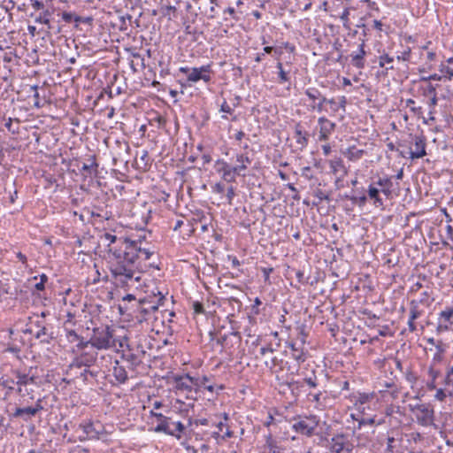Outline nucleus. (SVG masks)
<instances>
[{
    "label": "nucleus",
    "mask_w": 453,
    "mask_h": 453,
    "mask_svg": "<svg viewBox=\"0 0 453 453\" xmlns=\"http://www.w3.org/2000/svg\"><path fill=\"white\" fill-rule=\"evenodd\" d=\"M375 401V395L373 393L372 394H365L362 393L359 394L358 396L356 399L355 406L359 404H366L368 403H373Z\"/></svg>",
    "instance_id": "obj_30"
},
{
    "label": "nucleus",
    "mask_w": 453,
    "mask_h": 453,
    "mask_svg": "<svg viewBox=\"0 0 453 453\" xmlns=\"http://www.w3.org/2000/svg\"><path fill=\"white\" fill-rule=\"evenodd\" d=\"M175 388L178 392L186 395L190 400H196L197 395L195 389L193 377L189 374H184L174 377Z\"/></svg>",
    "instance_id": "obj_8"
},
{
    "label": "nucleus",
    "mask_w": 453,
    "mask_h": 453,
    "mask_svg": "<svg viewBox=\"0 0 453 453\" xmlns=\"http://www.w3.org/2000/svg\"><path fill=\"white\" fill-rule=\"evenodd\" d=\"M393 181L392 177H380L376 181L372 182L368 186L367 199L369 198L374 207L383 208L384 201L380 194L382 193L387 198L392 197Z\"/></svg>",
    "instance_id": "obj_2"
},
{
    "label": "nucleus",
    "mask_w": 453,
    "mask_h": 453,
    "mask_svg": "<svg viewBox=\"0 0 453 453\" xmlns=\"http://www.w3.org/2000/svg\"><path fill=\"white\" fill-rule=\"evenodd\" d=\"M365 45V40H363L358 46L357 51L350 54L352 65L358 69H363L365 67V57L366 55Z\"/></svg>",
    "instance_id": "obj_20"
},
{
    "label": "nucleus",
    "mask_w": 453,
    "mask_h": 453,
    "mask_svg": "<svg viewBox=\"0 0 453 453\" xmlns=\"http://www.w3.org/2000/svg\"><path fill=\"white\" fill-rule=\"evenodd\" d=\"M122 358L130 370H135L142 364V360L133 353L123 354Z\"/></svg>",
    "instance_id": "obj_25"
},
{
    "label": "nucleus",
    "mask_w": 453,
    "mask_h": 453,
    "mask_svg": "<svg viewBox=\"0 0 453 453\" xmlns=\"http://www.w3.org/2000/svg\"><path fill=\"white\" fill-rule=\"evenodd\" d=\"M405 105L417 116H419L422 113V107L415 106V101L413 99H407L405 101Z\"/></svg>",
    "instance_id": "obj_40"
},
{
    "label": "nucleus",
    "mask_w": 453,
    "mask_h": 453,
    "mask_svg": "<svg viewBox=\"0 0 453 453\" xmlns=\"http://www.w3.org/2000/svg\"><path fill=\"white\" fill-rule=\"evenodd\" d=\"M304 94L307 96L309 100L311 101V104H310V110L313 111L322 112L326 111V109L324 107V104H328L330 105L332 115H335L340 110L334 98L327 99L316 88H306Z\"/></svg>",
    "instance_id": "obj_4"
},
{
    "label": "nucleus",
    "mask_w": 453,
    "mask_h": 453,
    "mask_svg": "<svg viewBox=\"0 0 453 453\" xmlns=\"http://www.w3.org/2000/svg\"><path fill=\"white\" fill-rule=\"evenodd\" d=\"M441 72L442 73V76L443 78L445 79H448V80H451L452 77H453V69L447 66V65H442L441 69Z\"/></svg>",
    "instance_id": "obj_50"
},
{
    "label": "nucleus",
    "mask_w": 453,
    "mask_h": 453,
    "mask_svg": "<svg viewBox=\"0 0 453 453\" xmlns=\"http://www.w3.org/2000/svg\"><path fill=\"white\" fill-rule=\"evenodd\" d=\"M351 417L352 418L356 419L358 421V428L360 429L363 426H365V425H370V426H373L374 423H375V418L374 417H368V418H356V415L355 414H351Z\"/></svg>",
    "instance_id": "obj_39"
},
{
    "label": "nucleus",
    "mask_w": 453,
    "mask_h": 453,
    "mask_svg": "<svg viewBox=\"0 0 453 453\" xmlns=\"http://www.w3.org/2000/svg\"><path fill=\"white\" fill-rule=\"evenodd\" d=\"M113 334L109 326L96 327L91 336V346L97 349H107L113 346Z\"/></svg>",
    "instance_id": "obj_6"
},
{
    "label": "nucleus",
    "mask_w": 453,
    "mask_h": 453,
    "mask_svg": "<svg viewBox=\"0 0 453 453\" xmlns=\"http://www.w3.org/2000/svg\"><path fill=\"white\" fill-rule=\"evenodd\" d=\"M170 418L165 417L161 419L158 425L155 427V432L165 433L170 435H175V432L171 428Z\"/></svg>",
    "instance_id": "obj_24"
},
{
    "label": "nucleus",
    "mask_w": 453,
    "mask_h": 453,
    "mask_svg": "<svg viewBox=\"0 0 453 453\" xmlns=\"http://www.w3.org/2000/svg\"><path fill=\"white\" fill-rule=\"evenodd\" d=\"M165 300L164 295L157 292L154 295L153 298L145 297L139 301L135 310L134 319L138 323L148 321L153 318L154 313L158 310L160 305H163Z\"/></svg>",
    "instance_id": "obj_3"
},
{
    "label": "nucleus",
    "mask_w": 453,
    "mask_h": 453,
    "mask_svg": "<svg viewBox=\"0 0 453 453\" xmlns=\"http://www.w3.org/2000/svg\"><path fill=\"white\" fill-rule=\"evenodd\" d=\"M422 315V311L418 309V305L415 301H411L410 308L409 319L416 320Z\"/></svg>",
    "instance_id": "obj_36"
},
{
    "label": "nucleus",
    "mask_w": 453,
    "mask_h": 453,
    "mask_svg": "<svg viewBox=\"0 0 453 453\" xmlns=\"http://www.w3.org/2000/svg\"><path fill=\"white\" fill-rule=\"evenodd\" d=\"M112 375L119 384H124L128 380V375L126 368L120 365L119 361L115 360L112 367Z\"/></svg>",
    "instance_id": "obj_22"
},
{
    "label": "nucleus",
    "mask_w": 453,
    "mask_h": 453,
    "mask_svg": "<svg viewBox=\"0 0 453 453\" xmlns=\"http://www.w3.org/2000/svg\"><path fill=\"white\" fill-rule=\"evenodd\" d=\"M304 382L311 388H316L318 386L317 378L316 377H309L304 379Z\"/></svg>",
    "instance_id": "obj_63"
},
{
    "label": "nucleus",
    "mask_w": 453,
    "mask_h": 453,
    "mask_svg": "<svg viewBox=\"0 0 453 453\" xmlns=\"http://www.w3.org/2000/svg\"><path fill=\"white\" fill-rule=\"evenodd\" d=\"M51 15L49 10H45L39 16L35 17V21L36 23L45 24L48 26L49 29L50 28V23L49 17Z\"/></svg>",
    "instance_id": "obj_38"
},
{
    "label": "nucleus",
    "mask_w": 453,
    "mask_h": 453,
    "mask_svg": "<svg viewBox=\"0 0 453 453\" xmlns=\"http://www.w3.org/2000/svg\"><path fill=\"white\" fill-rule=\"evenodd\" d=\"M403 436L398 432L388 433L386 438V449L384 453H402Z\"/></svg>",
    "instance_id": "obj_15"
},
{
    "label": "nucleus",
    "mask_w": 453,
    "mask_h": 453,
    "mask_svg": "<svg viewBox=\"0 0 453 453\" xmlns=\"http://www.w3.org/2000/svg\"><path fill=\"white\" fill-rule=\"evenodd\" d=\"M79 357L82 360L84 367H90L96 360V355L88 354L87 352L81 354Z\"/></svg>",
    "instance_id": "obj_33"
},
{
    "label": "nucleus",
    "mask_w": 453,
    "mask_h": 453,
    "mask_svg": "<svg viewBox=\"0 0 453 453\" xmlns=\"http://www.w3.org/2000/svg\"><path fill=\"white\" fill-rule=\"evenodd\" d=\"M171 425L174 426V429H173L175 432L174 436L180 437L185 429L184 425L180 421L171 422Z\"/></svg>",
    "instance_id": "obj_45"
},
{
    "label": "nucleus",
    "mask_w": 453,
    "mask_h": 453,
    "mask_svg": "<svg viewBox=\"0 0 453 453\" xmlns=\"http://www.w3.org/2000/svg\"><path fill=\"white\" fill-rule=\"evenodd\" d=\"M296 277L297 281H298L299 283H302V284H306V283H308V278H305V277H304V273H303V272H302V271H297V272L296 273Z\"/></svg>",
    "instance_id": "obj_61"
},
{
    "label": "nucleus",
    "mask_w": 453,
    "mask_h": 453,
    "mask_svg": "<svg viewBox=\"0 0 453 453\" xmlns=\"http://www.w3.org/2000/svg\"><path fill=\"white\" fill-rule=\"evenodd\" d=\"M192 307H193L194 312L196 314H205V310L203 308V303L196 301V302H193Z\"/></svg>",
    "instance_id": "obj_51"
},
{
    "label": "nucleus",
    "mask_w": 453,
    "mask_h": 453,
    "mask_svg": "<svg viewBox=\"0 0 453 453\" xmlns=\"http://www.w3.org/2000/svg\"><path fill=\"white\" fill-rule=\"evenodd\" d=\"M411 411L413 412L418 425L425 427L433 426L435 429L438 428L434 423V410L430 403L416 404L411 407Z\"/></svg>",
    "instance_id": "obj_5"
},
{
    "label": "nucleus",
    "mask_w": 453,
    "mask_h": 453,
    "mask_svg": "<svg viewBox=\"0 0 453 453\" xmlns=\"http://www.w3.org/2000/svg\"><path fill=\"white\" fill-rule=\"evenodd\" d=\"M65 337L66 340L73 343L80 340L81 335H79L74 330L65 328Z\"/></svg>",
    "instance_id": "obj_42"
},
{
    "label": "nucleus",
    "mask_w": 453,
    "mask_h": 453,
    "mask_svg": "<svg viewBox=\"0 0 453 453\" xmlns=\"http://www.w3.org/2000/svg\"><path fill=\"white\" fill-rule=\"evenodd\" d=\"M354 449L353 443L348 435L338 434L334 435L329 441V449L333 453H350Z\"/></svg>",
    "instance_id": "obj_10"
},
{
    "label": "nucleus",
    "mask_w": 453,
    "mask_h": 453,
    "mask_svg": "<svg viewBox=\"0 0 453 453\" xmlns=\"http://www.w3.org/2000/svg\"><path fill=\"white\" fill-rule=\"evenodd\" d=\"M426 342L434 347V355L432 357L433 365H439L444 359V355L448 349V344L443 342L441 340L434 339V337H429L426 339ZM430 351H433V349H429Z\"/></svg>",
    "instance_id": "obj_13"
},
{
    "label": "nucleus",
    "mask_w": 453,
    "mask_h": 453,
    "mask_svg": "<svg viewBox=\"0 0 453 453\" xmlns=\"http://www.w3.org/2000/svg\"><path fill=\"white\" fill-rule=\"evenodd\" d=\"M91 345V338L88 341H85L83 337H80V340L77 341L76 348L78 350H82L87 348L88 345Z\"/></svg>",
    "instance_id": "obj_52"
},
{
    "label": "nucleus",
    "mask_w": 453,
    "mask_h": 453,
    "mask_svg": "<svg viewBox=\"0 0 453 453\" xmlns=\"http://www.w3.org/2000/svg\"><path fill=\"white\" fill-rule=\"evenodd\" d=\"M321 396H322L321 392H319L316 394H309L310 401L314 402L316 403L315 407L319 408V409H322L324 407V404L320 401Z\"/></svg>",
    "instance_id": "obj_43"
},
{
    "label": "nucleus",
    "mask_w": 453,
    "mask_h": 453,
    "mask_svg": "<svg viewBox=\"0 0 453 453\" xmlns=\"http://www.w3.org/2000/svg\"><path fill=\"white\" fill-rule=\"evenodd\" d=\"M17 392L21 397L27 396L30 400L35 399L34 388L32 386H24L22 388H17Z\"/></svg>",
    "instance_id": "obj_31"
},
{
    "label": "nucleus",
    "mask_w": 453,
    "mask_h": 453,
    "mask_svg": "<svg viewBox=\"0 0 453 453\" xmlns=\"http://www.w3.org/2000/svg\"><path fill=\"white\" fill-rule=\"evenodd\" d=\"M103 238L109 242V270L118 288H138L142 273L149 268H157L156 262L150 261L154 252L142 248L141 239H118L110 233H105Z\"/></svg>",
    "instance_id": "obj_1"
},
{
    "label": "nucleus",
    "mask_w": 453,
    "mask_h": 453,
    "mask_svg": "<svg viewBox=\"0 0 453 453\" xmlns=\"http://www.w3.org/2000/svg\"><path fill=\"white\" fill-rule=\"evenodd\" d=\"M190 406H193V404H186L184 402L177 399L175 401V404H174V407L175 408H178L180 410V411L181 412H188V407Z\"/></svg>",
    "instance_id": "obj_48"
},
{
    "label": "nucleus",
    "mask_w": 453,
    "mask_h": 453,
    "mask_svg": "<svg viewBox=\"0 0 453 453\" xmlns=\"http://www.w3.org/2000/svg\"><path fill=\"white\" fill-rule=\"evenodd\" d=\"M375 405H376V401H373V403H368L366 404H359V405H356L355 407H356L357 411H358V413L369 416L370 415L369 412L371 411L374 410V408L372 406H375Z\"/></svg>",
    "instance_id": "obj_34"
},
{
    "label": "nucleus",
    "mask_w": 453,
    "mask_h": 453,
    "mask_svg": "<svg viewBox=\"0 0 453 453\" xmlns=\"http://www.w3.org/2000/svg\"><path fill=\"white\" fill-rule=\"evenodd\" d=\"M314 196L319 198V200L321 202V201H328L329 200V196L327 194H326V192L320 188H317L315 191H314Z\"/></svg>",
    "instance_id": "obj_49"
},
{
    "label": "nucleus",
    "mask_w": 453,
    "mask_h": 453,
    "mask_svg": "<svg viewBox=\"0 0 453 453\" xmlns=\"http://www.w3.org/2000/svg\"><path fill=\"white\" fill-rule=\"evenodd\" d=\"M34 411V414L36 415L39 411L43 410L42 406V399L38 398L35 402V404L34 406H30Z\"/></svg>",
    "instance_id": "obj_56"
},
{
    "label": "nucleus",
    "mask_w": 453,
    "mask_h": 453,
    "mask_svg": "<svg viewBox=\"0 0 453 453\" xmlns=\"http://www.w3.org/2000/svg\"><path fill=\"white\" fill-rule=\"evenodd\" d=\"M35 326L38 328L35 334V337L40 340L41 342L50 343L53 340V333L50 331L49 327L45 326L42 321H36Z\"/></svg>",
    "instance_id": "obj_19"
},
{
    "label": "nucleus",
    "mask_w": 453,
    "mask_h": 453,
    "mask_svg": "<svg viewBox=\"0 0 453 453\" xmlns=\"http://www.w3.org/2000/svg\"><path fill=\"white\" fill-rule=\"evenodd\" d=\"M193 380H194V385H195V389H196V394L202 388H204L210 380L207 376L193 377Z\"/></svg>",
    "instance_id": "obj_32"
},
{
    "label": "nucleus",
    "mask_w": 453,
    "mask_h": 453,
    "mask_svg": "<svg viewBox=\"0 0 453 453\" xmlns=\"http://www.w3.org/2000/svg\"><path fill=\"white\" fill-rule=\"evenodd\" d=\"M435 365H433V363L431 362V365L428 368V375L431 379H433V380H436V379L440 375V371L434 369Z\"/></svg>",
    "instance_id": "obj_53"
},
{
    "label": "nucleus",
    "mask_w": 453,
    "mask_h": 453,
    "mask_svg": "<svg viewBox=\"0 0 453 453\" xmlns=\"http://www.w3.org/2000/svg\"><path fill=\"white\" fill-rule=\"evenodd\" d=\"M96 168L97 164L94 159H92L89 164H83V165L81 166V171H85L91 174L93 169H95V172H96Z\"/></svg>",
    "instance_id": "obj_47"
},
{
    "label": "nucleus",
    "mask_w": 453,
    "mask_h": 453,
    "mask_svg": "<svg viewBox=\"0 0 453 453\" xmlns=\"http://www.w3.org/2000/svg\"><path fill=\"white\" fill-rule=\"evenodd\" d=\"M12 375L16 380V386L18 388H22L24 386H34L36 385V377L34 375H29V373H26L19 370H12Z\"/></svg>",
    "instance_id": "obj_18"
},
{
    "label": "nucleus",
    "mask_w": 453,
    "mask_h": 453,
    "mask_svg": "<svg viewBox=\"0 0 453 453\" xmlns=\"http://www.w3.org/2000/svg\"><path fill=\"white\" fill-rule=\"evenodd\" d=\"M267 446L269 449L268 453H283V449L277 446L272 440L267 441Z\"/></svg>",
    "instance_id": "obj_46"
},
{
    "label": "nucleus",
    "mask_w": 453,
    "mask_h": 453,
    "mask_svg": "<svg viewBox=\"0 0 453 453\" xmlns=\"http://www.w3.org/2000/svg\"><path fill=\"white\" fill-rule=\"evenodd\" d=\"M62 19L64 21L67 22V23H70L72 22V20L74 19L75 21H80V17H75L74 18V15L71 12H64L62 13Z\"/></svg>",
    "instance_id": "obj_54"
},
{
    "label": "nucleus",
    "mask_w": 453,
    "mask_h": 453,
    "mask_svg": "<svg viewBox=\"0 0 453 453\" xmlns=\"http://www.w3.org/2000/svg\"><path fill=\"white\" fill-rule=\"evenodd\" d=\"M277 68L279 70V82L280 83H285L289 81V77L287 72L283 70L282 64L280 62L277 63Z\"/></svg>",
    "instance_id": "obj_41"
},
{
    "label": "nucleus",
    "mask_w": 453,
    "mask_h": 453,
    "mask_svg": "<svg viewBox=\"0 0 453 453\" xmlns=\"http://www.w3.org/2000/svg\"><path fill=\"white\" fill-rule=\"evenodd\" d=\"M1 385L4 388H8L9 390H13L14 389V385H16V380L11 379V378L4 379L3 377L2 378V381H1Z\"/></svg>",
    "instance_id": "obj_44"
},
{
    "label": "nucleus",
    "mask_w": 453,
    "mask_h": 453,
    "mask_svg": "<svg viewBox=\"0 0 453 453\" xmlns=\"http://www.w3.org/2000/svg\"><path fill=\"white\" fill-rule=\"evenodd\" d=\"M288 346L293 351L292 357L295 360H296L299 363H303L305 361L304 354L302 349L296 348V344L293 342L288 343Z\"/></svg>",
    "instance_id": "obj_29"
},
{
    "label": "nucleus",
    "mask_w": 453,
    "mask_h": 453,
    "mask_svg": "<svg viewBox=\"0 0 453 453\" xmlns=\"http://www.w3.org/2000/svg\"><path fill=\"white\" fill-rule=\"evenodd\" d=\"M295 134H296L295 138H296V143H298L302 147L306 146V144L308 142L306 134L303 133L299 127H296Z\"/></svg>",
    "instance_id": "obj_37"
},
{
    "label": "nucleus",
    "mask_w": 453,
    "mask_h": 453,
    "mask_svg": "<svg viewBox=\"0 0 453 453\" xmlns=\"http://www.w3.org/2000/svg\"><path fill=\"white\" fill-rule=\"evenodd\" d=\"M287 187H288V188L289 190H291V191H292V193H294V194H293V196H292V198H293L294 200L298 201V200L300 199L299 192H298V190L296 189V188L294 186V184H292V183H288V184L287 185Z\"/></svg>",
    "instance_id": "obj_58"
},
{
    "label": "nucleus",
    "mask_w": 453,
    "mask_h": 453,
    "mask_svg": "<svg viewBox=\"0 0 453 453\" xmlns=\"http://www.w3.org/2000/svg\"><path fill=\"white\" fill-rule=\"evenodd\" d=\"M79 428L82 431V434L79 436L81 441L99 439L103 431L99 423L95 424L93 422L80 424Z\"/></svg>",
    "instance_id": "obj_14"
},
{
    "label": "nucleus",
    "mask_w": 453,
    "mask_h": 453,
    "mask_svg": "<svg viewBox=\"0 0 453 453\" xmlns=\"http://www.w3.org/2000/svg\"><path fill=\"white\" fill-rule=\"evenodd\" d=\"M84 365L82 363V360L80 359L79 357H76L73 361L72 363L70 364L69 367L70 369H73V368H81L83 367Z\"/></svg>",
    "instance_id": "obj_57"
},
{
    "label": "nucleus",
    "mask_w": 453,
    "mask_h": 453,
    "mask_svg": "<svg viewBox=\"0 0 453 453\" xmlns=\"http://www.w3.org/2000/svg\"><path fill=\"white\" fill-rule=\"evenodd\" d=\"M319 425V420L316 416H305L294 419L292 429L305 436H311L314 434L315 430Z\"/></svg>",
    "instance_id": "obj_7"
},
{
    "label": "nucleus",
    "mask_w": 453,
    "mask_h": 453,
    "mask_svg": "<svg viewBox=\"0 0 453 453\" xmlns=\"http://www.w3.org/2000/svg\"><path fill=\"white\" fill-rule=\"evenodd\" d=\"M318 124L319 126V140L320 142L327 141L331 134L335 129V123L330 121L326 117H319L318 119Z\"/></svg>",
    "instance_id": "obj_17"
},
{
    "label": "nucleus",
    "mask_w": 453,
    "mask_h": 453,
    "mask_svg": "<svg viewBox=\"0 0 453 453\" xmlns=\"http://www.w3.org/2000/svg\"><path fill=\"white\" fill-rule=\"evenodd\" d=\"M220 111L225 112V113H228V114H232L233 113V109L226 103V101L224 100V102L220 105Z\"/></svg>",
    "instance_id": "obj_62"
},
{
    "label": "nucleus",
    "mask_w": 453,
    "mask_h": 453,
    "mask_svg": "<svg viewBox=\"0 0 453 453\" xmlns=\"http://www.w3.org/2000/svg\"><path fill=\"white\" fill-rule=\"evenodd\" d=\"M446 397H447V395L442 388L437 389L436 394L434 395V398L436 400H438L440 402H443V401H445Z\"/></svg>",
    "instance_id": "obj_59"
},
{
    "label": "nucleus",
    "mask_w": 453,
    "mask_h": 453,
    "mask_svg": "<svg viewBox=\"0 0 453 453\" xmlns=\"http://www.w3.org/2000/svg\"><path fill=\"white\" fill-rule=\"evenodd\" d=\"M16 291H12L9 280H0V302L7 296H13Z\"/></svg>",
    "instance_id": "obj_27"
},
{
    "label": "nucleus",
    "mask_w": 453,
    "mask_h": 453,
    "mask_svg": "<svg viewBox=\"0 0 453 453\" xmlns=\"http://www.w3.org/2000/svg\"><path fill=\"white\" fill-rule=\"evenodd\" d=\"M393 62L394 58L390 57L388 54H383L379 57V65L382 68L384 67L386 71L394 69V66L392 65Z\"/></svg>",
    "instance_id": "obj_28"
},
{
    "label": "nucleus",
    "mask_w": 453,
    "mask_h": 453,
    "mask_svg": "<svg viewBox=\"0 0 453 453\" xmlns=\"http://www.w3.org/2000/svg\"><path fill=\"white\" fill-rule=\"evenodd\" d=\"M424 95L430 96H434V95H437L435 87L433 86L432 84H428L427 88H426V90L424 92Z\"/></svg>",
    "instance_id": "obj_64"
},
{
    "label": "nucleus",
    "mask_w": 453,
    "mask_h": 453,
    "mask_svg": "<svg viewBox=\"0 0 453 453\" xmlns=\"http://www.w3.org/2000/svg\"><path fill=\"white\" fill-rule=\"evenodd\" d=\"M212 191L217 194H222L225 191V186L221 182H218L212 186Z\"/></svg>",
    "instance_id": "obj_60"
},
{
    "label": "nucleus",
    "mask_w": 453,
    "mask_h": 453,
    "mask_svg": "<svg viewBox=\"0 0 453 453\" xmlns=\"http://www.w3.org/2000/svg\"><path fill=\"white\" fill-rule=\"evenodd\" d=\"M251 158L246 153H240L236 155V162L238 163L235 165L237 172L239 173V176H245L244 172L248 168V165L251 163Z\"/></svg>",
    "instance_id": "obj_23"
},
{
    "label": "nucleus",
    "mask_w": 453,
    "mask_h": 453,
    "mask_svg": "<svg viewBox=\"0 0 453 453\" xmlns=\"http://www.w3.org/2000/svg\"><path fill=\"white\" fill-rule=\"evenodd\" d=\"M226 196L228 204H232V201H233L234 197L235 196V188L233 186H230L227 188Z\"/></svg>",
    "instance_id": "obj_55"
},
{
    "label": "nucleus",
    "mask_w": 453,
    "mask_h": 453,
    "mask_svg": "<svg viewBox=\"0 0 453 453\" xmlns=\"http://www.w3.org/2000/svg\"><path fill=\"white\" fill-rule=\"evenodd\" d=\"M216 165H219L217 171L221 173V178L225 181L228 183L235 182L236 176H239L238 169H236L235 166H231L227 162L222 159H219Z\"/></svg>",
    "instance_id": "obj_16"
},
{
    "label": "nucleus",
    "mask_w": 453,
    "mask_h": 453,
    "mask_svg": "<svg viewBox=\"0 0 453 453\" xmlns=\"http://www.w3.org/2000/svg\"><path fill=\"white\" fill-rule=\"evenodd\" d=\"M411 142L415 146V150L410 149L409 150H401L399 155L402 157H409L411 159L421 158L426 155V138L423 135L411 136Z\"/></svg>",
    "instance_id": "obj_9"
},
{
    "label": "nucleus",
    "mask_w": 453,
    "mask_h": 453,
    "mask_svg": "<svg viewBox=\"0 0 453 453\" xmlns=\"http://www.w3.org/2000/svg\"><path fill=\"white\" fill-rule=\"evenodd\" d=\"M453 326V307L447 306L442 310L437 318L435 332L441 334L452 329Z\"/></svg>",
    "instance_id": "obj_12"
},
{
    "label": "nucleus",
    "mask_w": 453,
    "mask_h": 453,
    "mask_svg": "<svg viewBox=\"0 0 453 453\" xmlns=\"http://www.w3.org/2000/svg\"><path fill=\"white\" fill-rule=\"evenodd\" d=\"M35 415L30 406L17 407L14 411L10 415L12 418H21L23 421L27 422Z\"/></svg>",
    "instance_id": "obj_21"
},
{
    "label": "nucleus",
    "mask_w": 453,
    "mask_h": 453,
    "mask_svg": "<svg viewBox=\"0 0 453 453\" xmlns=\"http://www.w3.org/2000/svg\"><path fill=\"white\" fill-rule=\"evenodd\" d=\"M180 72L187 73L188 81L196 82L200 80H203L204 82H209L211 81L210 73L211 65H203L201 67H194L189 69L188 67H180Z\"/></svg>",
    "instance_id": "obj_11"
},
{
    "label": "nucleus",
    "mask_w": 453,
    "mask_h": 453,
    "mask_svg": "<svg viewBox=\"0 0 453 453\" xmlns=\"http://www.w3.org/2000/svg\"><path fill=\"white\" fill-rule=\"evenodd\" d=\"M365 154L364 150H359L355 146L349 147L344 152V156L350 161H357L360 159Z\"/></svg>",
    "instance_id": "obj_26"
},
{
    "label": "nucleus",
    "mask_w": 453,
    "mask_h": 453,
    "mask_svg": "<svg viewBox=\"0 0 453 453\" xmlns=\"http://www.w3.org/2000/svg\"><path fill=\"white\" fill-rule=\"evenodd\" d=\"M345 197L350 200L353 204H357L360 208H363L367 202V196L365 195H363L361 196L346 195Z\"/></svg>",
    "instance_id": "obj_35"
}]
</instances>
